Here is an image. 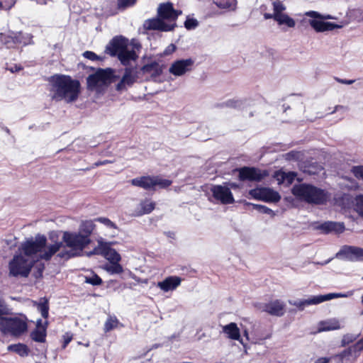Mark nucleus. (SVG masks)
I'll list each match as a JSON object with an SVG mask.
<instances>
[{
  "label": "nucleus",
  "mask_w": 363,
  "mask_h": 363,
  "mask_svg": "<svg viewBox=\"0 0 363 363\" xmlns=\"http://www.w3.org/2000/svg\"><path fill=\"white\" fill-rule=\"evenodd\" d=\"M47 238L38 234L21 243L16 254L9 263V276L24 277L29 276L34 264L39 259L50 261L61 249L62 242L47 245Z\"/></svg>",
  "instance_id": "obj_1"
},
{
  "label": "nucleus",
  "mask_w": 363,
  "mask_h": 363,
  "mask_svg": "<svg viewBox=\"0 0 363 363\" xmlns=\"http://www.w3.org/2000/svg\"><path fill=\"white\" fill-rule=\"evenodd\" d=\"M50 92L52 100H64L67 103L75 101L80 93V83L69 76L55 74L49 78Z\"/></svg>",
  "instance_id": "obj_2"
},
{
  "label": "nucleus",
  "mask_w": 363,
  "mask_h": 363,
  "mask_svg": "<svg viewBox=\"0 0 363 363\" xmlns=\"http://www.w3.org/2000/svg\"><path fill=\"white\" fill-rule=\"evenodd\" d=\"M182 13L181 11L175 10L170 2L160 4L157 8L158 18L147 20L144 27L147 30L171 31L176 27V20Z\"/></svg>",
  "instance_id": "obj_3"
},
{
  "label": "nucleus",
  "mask_w": 363,
  "mask_h": 363,
  "mask_svg": "<svg viewBox=\"0 0 363 363\" xmlns=\"http://www.w3.org/2000/svg\"><path fill=\"white\" fill-rule=\"evenodd\" d=\"M62 245L65 243L69 250L57 252L55 259L68 260L70 258L79 256L84 249L91 242V239L82 236L78 232L65 231L62 238ZM62 246H61L62 247Z\"/></svg>",
  "instance_id": "obj_4"
},
{
  "label": "nucleus",
  "mask_w": 363,
  "mask_h": 363,
  "mask_svg": "<svg viewBox=\"0 0 363 363\" xmlns=\"http://www.w3.org/2000/svg\"><path fill=\"white\" fill-rule=\"evenodd\" d=\"M291 192L298 200L310 204H323L328 199L325 190L306 183L295 184Z\"/></svg>",
  "instance_id": "obj_5"
},
{
  "label": "nucleus",
  "mask_w": 363,
  "mask_h": 363,
  "mask_svg": "<svg viewBox=\"0 0 363 363\" xmlns=\"http://www.w3.org/2000/svg\"><path fill=\"white\" fill-rule=\"evenodd\" d=\"M26 315H15L0 319V331L4 335L19 337L28 330Z\"/></svg>",
  "instance_id": "obj_6"
},
{
  "label": "nucleus",
  "mask_w": 363,
  "mask_h": 363,
  "mask_svg": "<svg viewBox=\"0 0 363 363\" xmlns=\"http://www.w3.org/2000/svg\"><path fill=\"white\" fill-rule=\"evenodd\" d=\"M304 15L312 18L309 20L310 26L318 33L333 30L335 28H340L342 26L331 22H325L323 20L334 19L329 15H323L315 11H306Z\"/></svg>",
  "instance_id": "obj_7"
},
{
  "label": "nucleus",
  "mask_w": 363,
  "mask_h": 363,
  "mask_svg": "<svg viewBox=\"0 0 363 363\" xmlns=\"http://www.w3.org/2000/svg\"><path fill=\"white\" fill-rule=\"evenodd\" d=\"M352 291L347 293H330L325 295L313 296L306 299L297 300L294 301H290V304L296 306L299 310H303L306 306L310 305H317L324 301H329L336 298H346L352 296Z\"/></svg>",
  "instance_id": "obj_8"
},
{
  "label": "nucleus",
  "mask_w": 363,
  "mask_h": 363,
  "mask_svg": "<svg viewBox=\"0 0 363 363\" xmlns=\"http://www.w3.org/2000/svg\"><path fill=\"white\" fill-rule=\"evenodd\" d=\"M113 77V70L112 69H98L94 74L87 77L88 88L91 90H96L111 83Z\"/></svg>",
  "instance_id": "obj_9"
},
{
  "label": "nucleus",
  "mask_w": 363,
  "mask_h": 363,
  "mask_svg": "<svg viewBox=\"0 0 363 363\" xmlns=\"http://www.w3.org/2000/svg\"><path fill=\"white\" fill-rule=\"evenodd\" d=\"M336 257L350 262H363V248L356 246H343Z\"/></svg>",
  "instance_id": "obj_10"
},
{
  "label": "nucleus",
  "mask_w": 363,
  "mask_h": 363,
  "mask_svg": "<svg viewBox=\"0 0 363 363\" xmlns=\"http://www.w3.org/2000/svg\"><path fill=\"white\" fill-rule=\"evenodd\" d=\"M211 191L213 198L222 204H231L235 201L233 193L227 185H213Z\"/></svg>",
  "instance_id": "obj_11"
},
{
  "label": "nucleus",
  "mask_w": 363,
  "mask_h": 363,
  "mask_svg": "<svg viewBox=\"0 0 363 363\" xmlns=\"http://www.w3.org/2000/svg\"><path fill=\"white\" fill-rule=\"evenodd\" d=\"M362 350H363V337L352 346L335 355L334 358L338 359V363H350L359 356Z\"/></svg>",
  "instance_id": "obj_12"
},
{
  "label": "nucleus",
  "mask_w": 363,
  "mask_h": 363,
  "mask_svg": "<svg viewBox=\"0 0 363 363\" xmlns=\"http://www.w3.org/2000/svg\"><path fill=\"white\" fill-rule=\"evenodd\" d=\"M257 308L271 315L281 317L285 313V304L280 300H274L268 303H260Z\"/></svg>",
  "instance_id": "obj_13"
},
{
  "label": "nucleus",
  "mask_w": 363,
  "mask_h": 363,
  "mask_svg": "<svg viewBox=\"0 0 363 363\" xmlns=\"http://www.w3.org/2000/svg\"><path fill=\"white\" fill-rule=\"evenodd\" d=\"M249 194L255 199L262 200L267 202H277L281 199L278 192L269 188H257L251 189Z\"/></svg>",
  "instance_id": "obj_14"
},
{
  "label": "nucleus",
  "mask_w": 363,
  "mask_h": 363,
  "mask_svg": "<svg viewBox=\"0 0 363 363\" xmlns=\"http://www.w3.org/2000/svg\"><path fill=\"white\" fill-rule=\"evenodd\" d=\"M194 65V60L191 58L178 60L171 65L169 72L176 77H180L191 71Z\"/></svg>",
  "instance_id": "obj_15"
},
{
  "label": "nucleus",
  "mask_w": 363,
  "mask_h": 363,
  "mask_svg": "<svg viewBox=\"0 0 363 363\" xmlns=\"http://www.w3.org/2000/svg\"><path fill=\"white\" fill-rule=\"evenodd\" d=\"M127 47L128 40L122 36H116L106 45L105 52L112 57H118Z\"/></svg>",
  "instance_id": "obj_16"
},
{
  "label": "nucleus",
  "mask_w": 363,
  "mask_h": 363,
  "mask_svg": "<svg viewBox=\"0 0 363 363\" xmlns=\"http://www.w3.org/2000/svg\"><path fill=\"white\" fill-rule=\"evenodd\" d=\"M137 77V72L135 68L125 67L123 77L116 85V90L118 91L127 90L136 82Z\"/></svg>",
  "instance_id": "obj_17"
},
{
  "label": "nucleus",
  "mask_w": 363,
  "mask_h": 363,
  "mask_svg": "<svg viewBox=\"0 0 363 363\" xmlns=\"http://www.w3.org/2000/svg\"><path fill=\"white\" fill-rule=\"evenodd\" d=\"M266 174L261 170L255 167H244L239 169V179L240 181H261Z\"/></svg>",
  "instance_id": "obj_18"
},
{
  "label": "nucleus",
  "mask_w": 363,
  "mask_h": 363,
  "mask_svg": "<svg viewBox=\"0 0 363 363\" xmlns=\"http://www.w3.org/2000/svg\"><path fill=\"white\" fill-rule=\"evenodd\" d=\"M223 333L226 337L233 340H238L244 345L240 336V330L235 323H230L222 327Z\"/></svg>",
  "instance_id": "obj_19"
},
{
  "label": "nucleus",
  "mask_w": 363,
  "mask_h": 363,
  "mask_svg": "<svg viewBox=\"0 0 363 363\" xmlns=\"http://www.w3.org/2000/svg\"><path fill=\"white\" fill-rule=\"evenodd\" d=\"M182 279L177 276H170L167 277L162 281H160L157 284V286L163 291L167 292L173 291L180 285Z\"/></svg>",
  "instance_id": "obj_20"
},
{
  "label": "nucleus",
  "mask_w": 363,
  "mask_h": 363,
  "mask_svg": "<svg viewBox=\"0 0 363 363\" xmlns=\"http://www.w3.org/2000/svg\"><path fill=\"white\" fill-rule=\"evenodd\" d=\"M297 174L294 172L277 171L275 172V178L279 184H284L285 186L291 185L295 180Z\"/></svg>",
  "instance_id": "obj_21"
},
{
  "label": "nucleus",
  "mask_w": 363,
  "mask_h": 363,
  "mask_svg": "<svg viewBox=\"0 0 363 363\" xmlns=\"http://www.w3.org/2000/svg\"><path fill=\"white\" fill-rule=\"evenodd\" d=\"M102 256H104L110 262H119L121 257L116 250L110 247L109 245L103 241Z\"/></svg>",
  "instance_id": "obj_22"
},
{
  "label": "nucleus",
  "mask_w": 363,
  "mask_h": 363,
  "mask_svg": "<svg viewBox=\"0 0 363 363\" xmlns=\"http://www.w3.org/2000/svg\"><path fill=\"white\" fill-rule=\"evenodd\" d=\"M341 326L339 320L336 318H331L320 321L318 325V332L330 331L340 329Z\"/></svg>",
  "instance_id": "obj_23"
},
{
  "label": "nucleus",
  "mask_w": 363,
  "mask_h": 363,
  "mask_svg": "<svg viewBox=\"0 0 363 363\" xmlns=\"http://www.w3.org/2000/svg\"><path fill=\"white\" fill-rule=\"evenodd\" d=\"M131 184L145 190L153 189V177L143 176L131 180Z\"/></svg>",
  "instance_id": "obj_24"
},
{
  "label": "nucleus",
  "mask_w": 363,
  "mask_h": 363,
  "mask_svg": "<svg viewBox=\"0 0 363 363\" xmlns=\"http://www.w3.org/2000/svg\"><path fill=\"white\" fill-rule=\"evenodd\" d=\"M272 6H273V13H264V18L265 19H275L277 16H279L283 13V11L286 10V6L283 4L281 1L279 0H274L272 2Z\"/></svg>",
  "instance_id": "obj_25"
},
{
  "label": "nucleus",
  "mask_w": 363,
  "mask_h": 363,
  "mask_svg": "<svg viewBox=\"0 0 363 363\" xmlns=\"http://www.w3.org/2000/svg\"><path fill=\"white\" fill-rule=\"evenodd\" d=\"M118 60L125 66H128L131 61H135L138 55L133 50H128V47L118 56Z\"/></svg>",
  "instance_id": "obj_26"
},
{
  "label": "nucleus",
  "mask_w": 363,
  "mask_h": 363,
  "mask_svg": "<svg viewBox=\"0 0 363 363\" xmlns=\"http://www.w3.org/2000/svg\"><path fill=\"white\" fill-rule=\"evenodd\" d=\"M95 228V225L92 220L82 221L79 225L78 233L85 236L88 239H91L90 236Z\"/></svg>",
  "instance_id": "obj_27"
},
{
  "label": "nucleus",
  "mask_w": 363,
  "mask_h": 363,
  "mask_svg": "<svg viewBox=\"0 0 363 363\" xmlns=\"http://www.w3.org/2000/svg\"><path fill=\"white\" fill-rule=\"evenodd\" d=\"M218 8L226 11H235L237 8V0H212Z\"/></svg>",
  "instance_id": "obj_28"
},
{
  "label": "nucleus",
  "mask_w": 363,
  "mask_h": 363,
  "mask_svg": "<svg viewBox=\"0 0 363 363\" xmlns=\"http://www.w3.org/2000/svg\"><path fill=\"white\" fill-rule=\"evenodd\" d=\"M33 35L29 33H24L22 32H19L15 33L13 37V42L15 43L21 44L23 45H27L33 43L32 41Z\"/></svg>",
  "instance_id": "obj_29"
},
{
  "label": "nucleus",
  "mask_w": 363,
  "mask_h": 363,
  "mask_svg": "<svg viewBox=\"0 0 363 363\" xmlns=\"http://www.w3.org/2000/svg\"><path fill=\"white\" fill-rule=\"evenodd\" d=\"M47 335V328H35L30 333L31 339L37 342H45Z\"/></svg>",
  "instance_id": "obj_30"
},
{
  "label": "nucleus",
  "mask_w": 363,
  "mask_h": 363,
  "mask_svg": "<svg viewBox=\"0 0 363 363\" xmlns=\"http://www.w3.org/2000/svg\"><path fill=\"white\" fill-rule=\"evenodd\" d=\"M7 350L9 351L14 352L21 357L28 356L29 354V350L26 345L23 344H13L8 346Z\"/></svg>",
  "instance_id": "obj_31"
},
{
  "label": "nucleus",
  "mask_w": 363,
  "mask_h": 363,
  "mask_svg": "<svg viewBox=\"0 0 363 363\" xmlns=\"http://www.w3.org/2000/svg\"><path fill=\"white\" fill-rule=\"evenodd\" d=\"M34 305L36 306L38 311L41 313L43 318H48L49 314V305L48 300L43 298L38 303L34 302Z\"/></svg>",
  "instance_id": "obj_32"
},
{
  "label": "nucleus",
  "mask_w": 363,
  "mask_h": 363,
  "mask_svg": "<svg viewBox=\"0 0 363 363\" xmlns=\"http://www.w3.org/2000/svg\"><path fill=\"white\" fill-rule=\"evenodd\" d=\"M155 203L149 199L142 201L140 203L141 210L139 211V215L148 214L151 213L155 208Z\"/></svg>",
  "instance_id": "obj_33"
},
{
  "label": "nucleus",
  "mask_w": 363,
  "mask_h": 363,
  "mask_svg": "<svg viewBox=\"0 0 363 363\" xmlns=\"http://www.w3.org/2000/svg\"><path fill=\"white\" fill-rule=\"evenodd\" d=\"M274 20L276 21L279 25H286L289 28H294L296 26L295 21L286 13L277 16Z\"/></svg>",
  "instance_id": "obj_34"
},
{
  "label": "nucleus",
  "mask_w": 363,
  "mask_h": 363,
  "mask_svg": "<svg viewBox=\"0 0 363 363\" xmlns=\"http://www.w3.org/2000/svg\"><path fill=\"white\" fill-rule=\"evenodd\" d=\"M104 269L110 274H118L123 272V269L119 262H110L104 267Z\"/></svg>",
  "instance_id": "obj_35"
},
{
  "label": "nucleus",
  "mask_w": 363,
  "mask_h": 363,
  "mask_svg": "<svg viewBox=\"0 0 363 363\" xmlns=\"http://www.w3.org/2000/svg\"><path fill=\"white\" fill-rule=\"evenodd\" d=\"M172 181L166 179H162L159 176L153 177V189L156 186L160 189H165L172 184Z\"/></svg>",
  "instance_id": "obj_36"
},
{
  "label": "nucleus",
  "mask_w": 363,
  "mask_h": 363,
  "mask_svg": "<svg viewBox=\"0 0 363 363\" xmlns=\"http://www.w3.org/2000/svg\"><path fill=\"white\" fill-rule=\"evenodd\" d=\"M225 106L230 108L243 109L247 104V100L242 99H232L228 100L225 103Z\"/></svg>",
  "instance_id": "obj_37"
},
{
  "label": "nucleus",
  "mask_w": 363,
  "mask_h": 363,
  "mask_svg": "<svg viewBox=\"0 0 363 363\" xmlns=\"http://www.w3.org/2000/svg\"><path fill=\"white\" fill-rule=\"evenodd\" d=\"M118 320L115 317H109L104 324V331L109 332L117 327Z\"/></svg>",
  "instance_id": "obj_38"
},
{
  "label": "nucleus",
  "mask_w": 363,
  "mask_h": 363,
  "mask_svg": "<svg viewBox=\"0 0 363 363\" xmlns=\"http://www.w3.org/2000/svg\"><path fill=\"white\" fill-rule=\"evenodd\" d=\"M85 282L93 286H99L102 284V279L96 274H93L91 277H85Z\"/></svg>",
  "instance_id": "obj_39"
},
{
  "label": "nucleus",
  "mask_w": 363,
  "mask_h": 363,
  "mask_svg": "<svg viewBox=\"0 0 363 363\" xmlns=\"http://www.w3.org/2000/svg\"><path fill=\"white\" fill-rule=\"evenodd\" d=\"M359 335H354L350 333L343 335L341 340V345L342 347H345L346 345L356 340Z\"/></svg>",
  "instance_id": "obj_40"
},
{
  "label": "nucleus",
  "mask_w": 363,
  "mask_h": 363,
  "mask_svg": "<svg viewBox=\"0 0 363 363\" xmlns=\"http://www.w3.org/2000/svg\"><path fill=\"white\" fill-rule=\"evenodd\" d=\"M252 206L254 209L258 211L259 213L268 214V215H270L271 216H274V211L265 206H262V205H259V204H252Z\"/></svg>",
  "instance_id": "obj_41"
},
{
  "label": "nucleus",
  "mask_w": 363,
  "mask_h": 363,
  "mask_svg": "<svg viewBox=\"0 0 363 363\" xmlns=\"http://www.w3.org/2000/svg\"><path fill=\"white\" fill-rule=\"evenodd\" d=\"M143 70L145 72L155 71L157 74H159L161 72V69L160 68L159 65L156 62H153L143 66Z\"/></svg>",
  "instance_id": "obj_42"
},
{
  "label": "nucleus",
  "mask_w": 363,
  "mask_h": 363,
  "mask_svg": "<svg viewBox=\"0 0 363 363\" xmlns=\"http://www.w3.org/2000/svg\"><path fill=\"white\" fill-rule=\"evenodd\" d=\"M9 313L10 309L8 306L3 299L0 298V319L5 318L6 317H4V315Z\"/></svg>",
  "instance_id": "obj_43"
},
{
  "label": "nucleus",
  "mask_w": 363,
  "mask_h": 363,
  "mask_svg": "<svg viewBox=\"0 0 363 363\" xmlns=\"http://www.w3.org/2000/svg\"><path fill=\"white\" fill-rule=\"evenodd\" d=\"M102 247H103V239L100 238L98 240V246L96 247L92 251L87 252V256L90 257L94 255H101L102 254Z\"/></svg>",
  "instance_id": "obj_44"
},
{
  "label": "nucleus",
  "mask_w": 363,
  "mask_h": 363,
  "mask_svg": "<svg viewBox=\"0 0 363 363\" xmlns=\"http://www.w3.org/2000/svg\"><path fill=\"white\" fill-rule=\"evenodd\" d=\"M335 225L332 221L325 222L321 224L318 228L322 230L325 233H332V228Z\"/></svg>",
  "instance_id": "obj_45"
},
{
  "label": "nucleus",
  "mask_w": 363,
  "mask_h": 363,
  "mask_svg": "<svg viewBox=\"0 0 363 363\" xmlns=\"http://www.w3.org/2000/svg\"><path fill=\"white\" fill-rule=\"evenodd\" d=\"M184 26L187 30H192L198 26V21L194 18H187L184 22Z\"/></svg>",
  "instance_id": "obj_46"
},
{
  "label": "nucleus",
  "mask_w": 363,
  "mask_h": 363,
  "mask_svg": "<svg viewBox=\"0 0 363 363\" xmlns=\"http://www.w3.org/2000/svg\"><path fill=\"white\" fill-rule=\"evenodd\" d=\"M136 0H118L119 9H125L135 4Z\"/></svg>",
  "instance_id": "obj_47"
},
{
  "label": "nucleus",
  "mask_w": 363,
  "mask_h": 363,
  "mask_svg": "<svg viewBox=\"0 0 363 363\" xmlns=\"http://www.w3.org/2000/svg\"><path fill=\"white\" fill-rule=\"evenodd\" d=\"M352 172L357 178L363 180V166L353 167L352 169Z\"/></svg>",
  "instance_id": "obj_48"
},
{
  "label": "nucleus",
  "mask_w": 363,
  "mask_h": 363,
  "mask_svg": "<svg viewBox=\"0 0 363 363\" xmlns=\"http://www.w3.org/2000/svg\"><path fill=\"white\" fill-rule=\"evenodd\" d=\"M97 221L104 224L106 226L111 228H116V225L110 219L107 218L100 217L96 219Z\"/></svg>",
  "instance_id": "obj_49"
},
{
  "label": "nucleus",
  "mask_w": 363,
  "mask_h": 363,
  "mask_svg": "<svg viewBox=\"0 0 363 363\" xmlns=\"http://www.w3.org/2000/svg\"><path fill=\"white\" fill-rule=\"evenodd\" d=\"M356 210L359 214L363 217V196H359L357 197Z\"/></svg>",
  "instance_id": "obj_50"
},
{
  "label": "nucleus",
  "mask_w": 363,
  "mask_h": 363,
  "mask_svg": "<svg viewBox=\"0 0 363 363\" xmlns=\"http://www.w3.org/2000/svg\"><path fill=\"white\" fill-rule=\"evenodd\" d=\"M335 225L332 228V232L335 233H341L345 230V225L342 223L333 222Z\"/></svg>",
  "instance_id": "obj_51"
},
{
  "label": "nucleus",
  "mask_w": 363,
  "mask_h": 363,
  "mask_svg": "<svg viewBox=\"0 0 363 363\" xmlns=\"http://www.w3.org/2000/svg\"><path fill=\"white\" fill-rule=\"evenodd\" d=\"M83 56L85 58L89 59L92 61H96V60L101 59L96 54H95L94 52H91V51H85L83 53Z\"/></svg>",
  "instance_id": "obj_52"
},
{
  "label": "nucleus",
  "mask_w": 363,
  "mask_h": 363,
  "mask_svg": "<svg viewBox=\"0 0 363 363\" xmlns=\"http://www.w3.org/2000/svg\"><path fill=\"white\" fill-rule=\"evenodd\" d=\"M64 342L62 345V347L65 349L67 345L72 341V335L70 333H66L63 336Z\"/></svg>",
  "instance_id": "obj_53"
},
{
  "label": "nucleus",
  "mask_w": 363,
  "mask_h": 363,
  "mask_svg": "<svg viewBox=\"0 0 363 363\" xmlns=\"http://www.w3.org/2000/svg\"><path fill=\"white\" fill-rule=\"evenodd\" d=\"M4 242L6 244L9 248L12 249L13 247H16V238L13 239H6L4 240Z\"/></svg>",
  "instance_id": "obj_54"
},
{
  "label": "nucleus",
  "mask_w": 363,
  "mask_h": 363,
  "mask_svg": "<svg viewBox=\"0 0 363 363\" xmlns=\"http://www.w3.org/2000/svg\"><path fill=\"white\" fill-rule=\"evenodd\" d=\"M176 50V46L174 44H170L164 51V55H169L174 52Z\"/></svg>",
  "instance_id": "obj_55"
},
{
  "label": "nucleus",
  "mask_w": 363,
  "mask_h": 363,
  "mask_svg": "<svg viewBox=\"0 0 363 363\" xmlns=\"http://www.w3.org/2000/svg\"><path fill=\"white\" fill-rule=\"evenodd\" d=\"M47 327H48V321H45L44 323H43L41 319L37 320L35 328H47Z\"/></svg>",
  "instance_id": "obj_56"
},
{
  "label": "nucleus",
  "mask_w": 363,
  "mask_h": 363,
  "mask_svg": "<svg viewBox=\"0 0 363 363\" xmlns=\"http://www.w3.org/2000/svg\"><path fill=\"white\" fill-rule=\"evenodd\" d=\"M335 80L338 82L339 83L344 84H352L354 82V80L353 79H343L336 77Z\"/></svg>",
  "instance_id": "obj_57"
},
{
  "label": "nucleus",
  "mask_w": 363,
  "mask_h": 363,
  "mask_svg": "<svg viewBox=\"0 0 363 363\" xmlns=\"http://www.w3.org/2000/svg\"><path fill=\"white\" fill-rule=\"evenodd\" d=\"M331 358L330 357H319L316 359L315 363H329Z\"/></svg>",
  "instance_id": "obj_58"
},
{
  "label": "nucleus",
  "mask_w": 363,
  "mask_h": 363,
  "mask_svg": "<svg viewBox=\"0 0 363 363\" xmlns=\"http://www.w3.org/2000/svg\"><path fill=\"white\" fill-rule=\"evenodd\" d=\"M109 163H111V161L108 160H103V161H99V162H95L94 164V167H99V166L105 165V164H109Z\"/></svg>",
  "instance_id": "obj_59"
},
{
  "label": "nucleus",
  "mask_w": 363,
  "mask_h": 363,
  "mask_svg": "<svg viewBox=\"0 0 363 363\" xmlns=\"http://www.w3.org/2000/svg\"><path fill=\"white\" fill-rule=\"evenodd\" d=\"M22 68L21 66H18L17 65H15L14 66L11 67V68H9V70L11 72H18L19 70H21Z\"/></svg>",
  "instance_id": "obj_60"
},
{
  "label": "nucleus",
  "mask_w": 363,
  "mask_h": 363,
  "mask_svg": "<svg viewBox=\"0 0 363 363\" xmlns=\"http://www.w3.org/2000/svg\"><path fill=\"white\" fill-rule=\"evenodd\" d=\"M223 184L224 185H227L228 186L230 187V189H231V188H236L237 187V184H235L234 183H224Z\"/></svg>",
  "instance_id": "obj_61"
},
{
  "label": "nucleus",
  "mask_w": 363,
  "mask_h": 363,
  "mask_svg": "<svg viewBox=\"0 0 363 363\" xmlns=\"http://www.w3.org/2000/svg\"><path fill=\"white\" fill-rule=\"evenodd\" d=\"M332 259H328V260L323 262H318L317 264H321V265H325V264H328L330 261H331Z\"/></svg>",
  "instance_id": "obj_62"
},
{
  "label": "nucleus",
  "mask_w": 363,
  "mask_h": 363,
  "mask_svg": "<svg viewBox=\"0 0 363 363\" xmlns=\"http://www.w3.org/2000/svg\"><path fill=\"white\" fill-rule=\"evenodd\" d=\"M37 3L40 4H46L47 2L45 0H37Z\"/></svg>",
  "instance_id": "obj_63"
},
{
  "label": "nucleus",
  "mask_w": 363,
  "mask_h": 363,
  "mask_svg": "<svg viewBox=\"0 0 363 363\" xmlns=\"http://www.w3.org/2000/svg\"><path fill=\"white\" fill-rule=\"evenodd\" d=\"M15 2H16V0H9V4H10L9 8H11L12 6H13Z\"/></svg>",
  "instance_id": "obj_64"
}]
</instances>
